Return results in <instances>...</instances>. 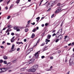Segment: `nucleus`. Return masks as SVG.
<instances>
[{
  "instance_id": "423d86ee",
  "label": "nucleus",
  "mask_w": 74,
  "mask_h": 74,
  "mask_svg": "<svg viewBox=\"0 0 74 74\" xmlns=\"http://www.w3.org/2000/svg\"><path fill=\"white\" fill-rule=\"evenodd\" d=\"M53 5V1H51L48 4V5H50V7H52Z\"/></svg>"
},
{
  "instance_id": "72a5a7b5",
  "label": "nucleus",
  "mask_w": 74,
  "mask_h": 74,
  "mask_svg": "<svg viewBox=\"0 0 74 74\" xmlns=\"http://www.w3.org/2000/svg\"><path fill=\"white\" fill-rule=\"evenodd\" d=\"M59 41V39H57L56 40V42H58Z\"/></svg>"
},
{
  "instance_id": "39448f33",
  "label": "nucleus",
  "mask_w": 74,
  "mask_h": 74,
  "mask_svg": "<svg viewBox=\"0 0 74 74\" xmlns=\"http://www.w3.org/2000/svg\"><path fill=\"white\" fill-rule=\"evenodd\" d=\"M1 70L2 71V73H4V72H5V71L7 70V69L5 68H1Z\"/></svg>"
},
{
  "instance_id": "dca6fc26",
  "label": "nucleus",
  "mask_w": 74,
  "mask_h": 74,
  "mask_svg": "<svg viewBox=\"0 0 74 74\" xmlns=\"http://www.w3.org/2000/svg\"><path fill=\"white\" fill-rule=\"evenodd\" d=\"M21 71H23L24 70H25V68H23L21 69Z\"/></svg>"
},
{
  "instance_id": "7ed1b4c3",
  "label": "nucleus",
  "mask_w": 74,
  "mask_h": 74,
  "mask_svg": "<svg viewBox=\"0 0 74 74\" xmlns=\"http://www.w3.org/2000/svg\"><path fill=\"white\" fill-rule=\"evenodd\" d=\"M36 71V69H34V68H32L31 69H29L28 70V72H35Z\"/></svg>"
},
{
  "instance_id": "4468645a",
  "label": "nucleus",
  "mask_w": 74,
  "mask_h": 74,
  "mask_svg": "<svg viewBox=\"0 0 74 74\" xmlns=\"http://www.w3.org/2000/svg\"><path fill=\"white\" fill-rule=\"evenodd\" d=\"M11 31V29H8L6 31V33H8V32H10Z\"/></svg>"
},
{
  "instance_id": "e2e57ef3",
  "label": "nucleus",
  "mask_w": 74,
  "mask_h": 74,
  "mask_svg": "<svg viewBox=\"0 0 74 74\" xmlns=\"http://www.w3.org/2000/svg\"><path fill=\"white\" fill-rule=\"evenodd\" d=\"M8 71H9V72H11V71H12V70H9Z\"/></svg>"
},
{
  "instance_id": "b1692460",
  "label": "nucleus",
  "mask_w": 74,
  "mask_h": 74,
  "mask_svg": "<svg viewBox=\"0 0 74 74\" xmlns=\"http://www.w3.org/2000/svg\"><path fill=\"white\" fill-rule=\"evenodd\" d=\"M50 41V40H48V39H46V41L45 42H49Z\"/></svg>"
},
{
  "instance_id": "13d9d810",
  "label": "nucleus",
  "mask_w": 74,
  "mask_h": 74,
  "mask_svg": "<svg viewBox=\"0 0 74 74\" xmlns=\"http://www.w3.org/2000/svg\"><path fill=\"white\" fill-rule=\"evenodd\" d=\"M63 21L61 24V26H62V25H63Z\"/></svg>"
},
{
  "instance_id": "052dcab7",
  "label": "nucleus",
  "mask_w": 74,
  "mask_h": 74,
  "mask_svg": "<svg viewBox=\"0 0 74 74\" xmlns=\"http://www.w3.org/2000/svg\"><path fill=\"white\" fill-rule=\"evenodd\" d=\"M42 27H44V24H42Z\"/></svg>"
},
{
  "instance_id": "4c0bfd02",
  "label": "nucleus",
  "mask_w": 74,
  "mask_h": 74,
  "mask_svg": "<svg viewBox=\"0 0 74 74\" xmlns=\"http://www.w3.org/2000/svg\"><path fill=\"white\" fill-rule=\"evenodd\" d=\"M13 5H14L13 4H12L10 7V8H12V7H13Z\"/></svg>"
},
{
  "instance_id": "4d7b16f0",
  "label": "nucleus",
  "mask_w": 74,
  "mask_h": 74,
  "mask_svg": "<svg viewBox=\"0 0 74 74\" xmlns=\"http://www.w3.org/2000/svg\"><path fill=\"white\" fill-rule=\"evenodd\" d=\"M1 48H2V49H3V48H4V47H3V46H1Z\"/></svg>"
},
{
  "instance_id": "de8ad7c7",
  "label": "nucleus",
  "mask_w": 74,
  "mask_h": 74,
  "mask_svg": "<svg viewBox=\"0 0 74 74\" xmlns=\"http://www.w3.org/2000/svg\"><path fill=\"white\" fill-rule=\"evenodd\" d=\"M53 59V57H50V59Z\"/></svg>"
},
{
  "instance_id": "412c9836",
  "label": "nucleus",
  "mask_w": 74,
  "mask_h": 74,
  "mask_svg": "<svg viewBox=\"0 0 74 74\" xmlns=\"http://www.w3.org/2000/svg\"><path fill=\"white\" fill-rule=\"evenodd\" d=\"M16 60H14L12 61V62L13 63H16Z\"/></svg>"
},
{
  "instance_id": "a19ab883",
  "label": "nucleus",
  "mask_w": 74,
  "mask_h": 74,
  "mask_svg": "<svg viewBox=\"0 0 74 74\" xmlns=\"http://www.w3.org/2000/svg\"><path fill=\"white\" fill-rule=\"evenodd\" d=\"M45 58V56H42L41 57L42 59H44Z\"/></svg>"
},
{
  "instance_id": "8fccbe9b",
  "label": "nucleus",
  "mask_w": 74,
  "mask_h": 74,
  "mask_svg": "<svg viewBox=\"0 0 74 74\" xmlns=\"http://www.w3.org/2000/svg\"><path fill=\"white\" fill-rule=\"evenodd\" d=\"M63 38V36H60V39H62Z\"/></svg>"
},
{
  "instance_id": "c9c22d12",
  "label": "nucleus",
  "mask_w": 74,
  "mask_h": 74,
  "mask_svg": "<svg viewBox=\"0 0 74 74\" xmlns=\"http://www.w3.org/2000/svg\"><path fill=\"white\" fill-rule=\"evenodd\" d=\"M42 1H43V0L42 1H41L39 5V6H40V5H41V3H42Z\"/></svg>"
},
{
  "instance_id": "20e7f679",
  "label": "nucleus",
  "mask_w": 74,
  "mask_h": 74,
  "mask_svg": "<svg viewBox=\"0 0 74 74\" xmlns=\"http://www.w3.org/2000/svg\"><path fill=\"white\" fill-rule=\"evenodd\" d=\"M39 52L40 51H39L35 54L34 55L35 58H38V57L39 56V53H39Z\"/></svg>"
},
{
  "instance_id": "0e129e2a",
  "label": "nucleus",
  "mask_w": 74,
  "mask_h": 74,
  "mask_svg": "<svg viewBox=\"0 0 74 74\" xmlns=\"http://www.w3.org/2000/svg\"><path fill=\"white\" fill-rule=\"evenodd\" d=\"M58 53H60V52H61V51H58Z\"/></svg>"
},
{
  "instance_id": "6e6552de",
  "label": "nucleus",
  "mask_w": 74,
  "mask_h": 74,
  "mask_svg": "<svg viewBox=\"0 0 74 74\" xmlns=\"http://www.w3.org/2000/svg\"><path fill=\"white\" fill-rule=\"evenodd\" d=\"M38 65H35L33 66V69H35L36 70V69H37V68H38Z\"/></svg>"
},
{
  "instance_id": "c85d7f7f",
  "label": "nucleus",
  "mask_w": 74,
  "mask_h": 74,
  "mask_svg": "<svg viewBox=\"0 0 74 74\" xmlns=\"http://www.w3.org/2000/svg\"><path fill=\"white\" fill-rule=\"evenodd\" d=\"M10 18H11V16H9L8 17L7 19H10Z\"/></svg>"
},
{
  "instance_id": "c03bdc74",
  "label": "nucleus",
  "mask_w": 74,
  "mask_h": 74,
  "mask_svg": "<svg viewBox=\"0 0 74 74\" xmlns=\"http://www.w3.org/2000/svg\"><path fill=\"white\" fill-rule=\"evenodd\" d=\"M70 65H72V66H74V63L73 62L72 63H71V64Z\"/></svg>"
},
{
  "instance_id": "aec40b11",
  "label": "nucleus",
  "mask_w": 74,
  "mask_h": 74,
  "mask_svg": "<svg viewBox=\"0 0 74 74\" xmlns=\"http://www.w3.org/2000/svg\"><path fill=\"white\" fill-rule=\"evenodd\" d=\"M8 28H11L12 26L11 25H8Z\"/></svg>"
},
{
  "instance_id": "4be33fe9",
  "label": "nucleus",
  "mask_w": 74,
  "mask_h": 74,
  "mask_svg": "<svg viewBox=\"0 0 74 74\" xmlns=\"http://www.w3.org/2000/svg\"><path fill=\"white\" fill-rule=\"evenodd\" d=\"M34 36H35V35L34 34H33L32 35V38H34Z\"/></svg>"
},
{
  "instance_id": "c756f323",
  "label": "nucleus",
  "mask_w": 74,
  "mask_h": 74,
  "mask_svg": "<svg viewBox=\"0 0 74 74\" xmlns=\"http://www.w3.org/2000/svg\"><path fill=\"white\" fill-rule=\"evenodd\" d=\"M51 10V8H49L48 10H47V12H49V11H50V10Z\"/></svg>"
},
{
  "instance_id": "393cba45",
  "label": "nucleus",
  "mask_w": 74,
  "mask_h": 74,
  "mask_svg": "<svg viewBox=\"0 0 74 74\" xmlns=\"http://www.w3.org/2000/svg\"><path fill=\"white\" fill-rule=\"evenodd\" d=\"M33 48H31L29 49V50H30V51L31 52L32 51H33Z\"/></svg>"
},
{
  "instance_id": "a211bd4d",
  "label": "nucleus",
  "mask_w": 74,
  "mask_h": 74,
  "mask_svg": "<svg viewBox=\"0 0 74 74\" xmlns=\"http://www.w3.org/2000/svg\"><path fill=\"white\" fill-rule=\"evenodd\" d=\"M37 30V29L36 28H34L33 29V30L32 31L33 32H35Z\"/></svg>"
},
{
  "instance_id": "6ab92c4d",
  "label": "nucleus",
  "mask_w": 74,
  "mask_h": 74,
  "mask_svg": "<svg viewBox=\"0 0 74 74\" xmlns=\"http://www.w3.org/2000/svg\"><path fill=\"white\" fill-rule=\"evenodd\" d=\"M67 38H68V37L67 36H65V38H64V39H65V40H66Z\"/></svg>"
},
{
  "instance_id": "3c124183",
  "label": "nucleus",
  "mask_w": 74,
  "mask_h": 74,
  "mask_svg": "<svg viewBox=\"0 0 74 74\" xmlns=\"http://www.w3.org/2000/svg\"><path fill=\"white\" fill-rule=\"evenodd\" d=\"M2 73V71H1V68L0 69V73Z\"/></svg>"
},
{
  "instance_id": "9d476101",
  "label": "nucleus",
  "mask_w": 74,
  "mask_h": 74,
  "mask_svg": "<svg viewBox=\"0 0 74 74\" xmlns=\"http://www.w3.org/2000/svg\"><path fill=\"white\" fill-rule=\"evenodd\" d=\"M61 9H62L61 8H59L56 11V12H55V13H56V14L58 13L59 11H60Z\"/></svg>"
},
{
  "instance_id": "58836bf2",
  "label": "nucleus",
  "mask_w": 74,
  "mask_h": 74,
  "mask_svg": "<svg viewBox=\"0 0 74 74\" xmlns=\"http://www.w3.org/2000/svg\"><path fill=\"white\" fill-rule=\"evenodd\" d=\"M36 19H37L38 20H39L40 19V17H38L37 18H36Z\"/></svg>"
},
{
  "instance_id": "0eeeda50",
  "label": "nucleus",
  "mask_w": 74,
  "mask_h": 74,
  "mask_svg": "<svg viewBox=\"0 0 74 74\" xmlns=\"http://www.w3.org/2000/svg\"><path fill=\"white\" fill-rule=\"evenodd\" d=\"M73 60H74V58H72V57H71L70 60V65L72 63H73Z\"/></svg>"
},
{
  "instance_id": "f8f14e48",
  "label": "nucleus",
  "mask_w": 74,
  "mask_h": 74,
  "mask_svg": "<svg viewBox=\"0 0 74 74\" xmlns=\"http://www.w3.org/2000/svg\"><path fill=\"white\" fill-rule=\"evenodd\" d=\"M3 58L5 60H7L8 58V57L6 56H4L3 57Z\"/></svg>"
},
{
  "instance_id": "f704fd0d",
  "label": "nucleus",
  "mask_w": 74,
  "mask_h": 74,
  "mask_svg": "<svg viewBox=\"0 0 74 74\" xmlns=\"http://www.w3.org/2000/svg\"><path fill=\"white\" fill-rule=\"evenodd\" d=\"M3 63H4V64H7V61H4L3 62Z\"/></svg>"
},
{
  "instance_id": "2f4dec72",
  "label": "nucleus",
  "mask_w": 74,
  "mask_h": 74,
  "mask_svg": "<svg viewBox=\"0 0 74 74\" xmlns=\"http://www.w3.org/2000/svg\"><path fill=\"white\" fill-rule=\"evenodd\" d=\"M25 32H28V31L29 30V29H25Z\"/></svg>"
},
{
  "instance_id": "bf43d9fd",
  "label": "nucleus",
  "mask_w": 74,
  "mask_h": 74,
  "mask_svg": "<svg viewBox=\"0 0 74 74\" xmlns=\"http://www.w3.org/2000/svg\"><path fill=\"white\" fill-rule=\"evenodd\" d=\"M6 29H7V28H3V30H4Z\"/></svg>"
},
{
  "instance_id": "1a4fd4ad",
  "label": "nucleus",
  "mask_w": 74,
  "mask_h": 74,
  "mask_svg": "<svg viewBox=\"0 0 74 74\" xmlns=\"http://www.w3.org/2000/svg\"><path fill=\"white\" fill-rule=\"evenodd\" d=\"M14 30H16L17 29H21V27L18 26H16L14 27Z\"/></svg>"
},
{
  "instance_id": "680f3d73",
  "label": "nucleus",
  "mask_w": 74,
  "mask_h": 74,
  "mask_svg": "<svg viewBox=\"0 0 74 74\" xmlns=\"http://www.w3.org/2000/svg\"><path fill=\"white\" fill-rule=\"evenodd\" d=\"M66 74H70V71H69L68 72H67Z\"/></svg>"
},
{
  "instance_id": "79ce46f5",
  "label": "nucleus",
  "mask_w": 74,
  "mask_h": 74,
  "mask_svg": "<svg viewBox=\"0 0 74 74\" xmlns=\"http://www.w3.org/2000/svg\"><path fill=\"white\" fill-rule=\"evenodd\" d=\"M7 45H11V43L8 42V43H7Z\"/></svg>"
},
{
  "instance_id": "774afa93",
  "label": "nucleus",
  "mask_w": 74,
  "mask_h": 74,
  "mask_svg": "<svg viewBox=\"0 0 74 74\" xmlns=\"http://www.w3.org/2000/svg\"><path fill=\"white\" fill-rule=\"evenodd\" d=\"M52 67H53L52 66H51L50 67V69H52Z\"/></svg>"
},
{
  "instance_id": "864d4df0",
  "label": "nucleus",
  "mask_w": 74,
  "mask_h": 74,
  "mask_svg": "<svg viewBox=\"0 0 74 74\" xmlns=\"http://www.w3.org/2000/svg\"><path fill=\"white\" fill-rule=\"evenodd\" d=\"M48 25V23H46L45 24V26H47Z\"/></svg>"
},
{
  "instance_id": "2eb2a0df",
  "label": "nucleus",
  "mask_w": 74,
  "mask_h": 74,
  "mask_svg": "<svg viewBox=\"0 0 74 74\" xmlns=\"http://www.w3.org/2000/svg\"><path fill=\"white\" fill-rule=\"evenodd\" d=\"M10 41L11 42H14V41H15V39H11L10 40Z\"/></svg>"
},
{
  "instance_id": "7c9ffc66",
  "label": "nucleus",
  "mask_w": 74,
  "mask_h": 74,
  "mask_svg": "<svg viewBox=\"0 0 74 74\" xmlns=\"http://www.w3.org/2000/svg\"><path fill=\"white\" fill-rule=\"evenodd\" d=\"M72 58L73 59H73H74V54H73L72 56Z\"/></svg>"
},
{
  "instance_id": "a18cd8bd",
  "label": "nucleus",
  "mask_w": 74,
  "mask_h": 74,
  "mask_svg": "<svg viewBox=\"0 0 74 74\" xmlns=\"http://www.w3.org/2000/svg\"><path fill=\"white\" fill-rule=\"evenodd\" d=\"M11 35H12V36H14V33H12L11 34Z\"/></svg>"
},
{
  "instance_id": "cd10ccee",
  "label": "nucleus",
  "mask_w": 74,
  "mask_h": 74,
  "mask_svg": "<svg viewBox=\"0 0 74 74\" xmlns=\"http://www.w3.org/2000/svg\"><path fill=\"white\" fill-rule=\"evenodd\" d=\"M74 45V42H73L71 44V46L73 47Z\"/></svg>"
},
{
  "instance_id": "bb28decb",
  "label": "nucleus",
  "mask_w": 74,
  "mask_h": 74,
  "mask_svg": "<svg viewBox=\"0 0 74 74\" xmlns=\"http://www.w3.org/2000/svg\"><path fill=\"white\" fill-rule=\"evenodd\" d=\"M39 42H40V39H38L37 43H36V45H37V44H38Z\"/></svg>"
},
{
  "instance_id": "f257e3e1",
  "label": "nucleus",
  "mask_w": 74,
  "mask_h": 74,
  "mask_svg": "<svg viewBox=\"0 0 74 74\" xmlns=\"http://www.w3.org/2000/svg\"><path fill=\"white\" fill-rule=\"evenodd\" d=\"M62 33V29H60L59 30L57 33L56 34V37H59V35H61Z\"/></svg>"
},
{
  "instance_id": "e433bc0d",
  "label": "nucleus",
  "mask_w": 74,
  "mask_h": 74,
  "mask_svg": "<svg viewBox=\"0 0 74 74\" xmlns=\"http://www.w3.org/2000/svg\"><path fill=\"white\" fill-rule=\"evenodd\" d=\"M56 35V34L54 33V34H53L52 35V36H53V37L54 36H55Z\"/></svg>"
},
{
  "instance_id": "f03ea898",
  "label": "nucleus",
  "mask_w": 74,
  "mask_h": 74,
  "mask_svg": "<svg viewBox=\"0 0 74 74\" xmlns=\"http://www.w3.org/2000/svg\"><path fill=\"white\" fill-rule=\"evenodd\" d=\"M14 47H15V45L13 44L12 45L10 50L9 51L10 52H11L14 51L15 50V48H14Z\"/></svg>"
},
{
  "instance_id": "5fc2aeb1",
  "label": "nucleus",
  "mask_w": 74,
  "mask_h": 74,
  "mask_svg": "<svg viewBox=\"0 0 74 74\" xmlns=\"http://www.w3.org/2000/svg\"><path fill=\"white\" fill-rule=\"evenodd\" d=\"M24 42H26V41H27L26 39H24Z\"/></svg>"
},
{
  "instance_id": "338daca9",
  "label": "nucleus",
  "mask_w": 74,
  "mask_h": 74,
  "mask_svg": "<svg viewBox=\"0 0 74 74\" xmlns=\"http://www.w3.org/2000/svg\"><path fill=\"white\" fill-rule=\"evenodd\" d=\"M10 0L9 1H8L7 2V4H8V3H9V2H10Z\"/></svg>"
},
{
  "instance_id": "a878e982",
  "label": "nucleus",
  "mask_w": 74,
  "mask_h": 74,
  "mask_svg": "<svg viewBox=\"0 0 74 74\" xmlns=\"http://www.w3.org/2000/svg\"><path fill=\"white\" fill-rule=\"evenodd\" d=\"M16 31H17V32H20V31H21V29H16Z\"/></svg>"
},
{
  "instance_id": "69168bd1",
  "label": "nucleus",
  "mask_w": 74,
  "mask_h": 74,
  "mask_svg": "<svg viewBox=\"0 0 74 74\" xmlns=\"http://www.w3.org/2000/svg\"><path fill=\"white\" fill-rule=\"evenodd\" d=\"M5 43V42L4 41H3L2 42V44H4Z\"/></svg>"
},
{
  "instance_id": "37998d69",
  "label": "nucleus",
  "mask_w": 74,
  "mask_h": 74,
  "mask_svg": "<svg viewBox=\"0 0 74 74\" xmlns=\"http://www.w3.org/2000/svg\"><path fill=\"white\" fill-rule=\"evenodd\" d=\"M19 50H20V48H18L17 49V51H19Z\"/></svg>"
},
{
  "instance_id": "9b49d317",
  "label": "nucleus",
  "mask_w": 74,
  "mask_h": 74,
  "mask_svg": "<svg viewBox=\"0 0 74 74\" xmlns=\"http://www.w3.org/2000/svg\"><path fill=\"white\" fill-rule=\"evenodd\" d=\"M34 61V59H31L30 61H29V63H32Z\"/></svg>"
},
{
  "instance_id": "6e6d98bb",
  "label": "nucleus",
  "mask_w": 74,
  "mask_h": 74,
  "mask_svg": "<svg viewBox=\"0 0 74 74\" xmlns=\"http://www.w3.org/2000/svg\"><path fill=\"white\" fill-rule=\"evenodd\" d=\"M5 8L6 10H8V7H5Z\"/></svg>"
},
{
  "instance_id": "09e8293b",
  "label": "nucleus",
  "mask_w": 74,
  "mask_h": 74,
  "mask_svg": "<svg viewBox=\"0 0 74 74\" xmlns=\"http://www.w3.org/2000/svg\"><path fill=\"white\" fill-rule=\"evenodd\" d=\"M28 24H29V23H30V21L29 20L28 21Z\"/></svg>"
},
{
  "instance_id": "ea45409f",
  "label": "nucleus",
  "mask_w": 74,
  "mask_h": 74,
  "mask_svg": "<svg viewBox=\"0 0 74 74\" xmlns=\"http://www.w3.org/2000/svg\"><path fill=\"white\" fill-rule=\"evenodd\" d=\"M3 62V60H0V63H2V62Z\"/></svg>"
},
{
  "instance_id": "ddd939ff",
  "label": "nucleus",
  "mask_w": 74,
  "mask_h": 74,
  "mask_svg": "<svg viewBox=\"0 0 74 74\" xmlns=\"http://www.w3.org/2000/svg\"><path fill=\"white\" fill-rule=\"evenodd\" d=\"M51 37V35H48L47 36V38L48 39H50Z\"/></svg>"
},
{
  "instance_id": "473e14b6",
  "label": "nucleus",
  "mask_w": 74,
  "mask_h": 74,
  "mask_svg": "<svg viewBox=\"0 0 74 74\" xmlns=\"http://www.w3.org/2000/svg\"><path fill=\"white\" fill-rule=\"evenodd\" d=\"M19 1H20V0H18L17 1H16L17 4H18V3H19Z\"/></svg>"
},
{
  "instance_id": "603ef678",
  "label": "nucleus",
  "mask_w": 74,
  "mask_h": 74,
  "mask_svg": "<svg viewBox=\"0 0 74 74\" xmlns=\"http://www.w3.org/2000/svg\"><path fill=\"white\" fill-rule=\"evenodd\" d=\"M57 5L58 6H59V5H60V3H58V4Z\"/></svg>"
},
{
  "instance_id": "49530a36",
  "label": "nucleus",
  "mask_w": 74,
  "mask_h": 74,
  "mask_svg": "<svg viewBox=\"0 0 74 74\" xmlns=\"http://www.w3.org/2000/svg\"><path fill=\"white\" fill-rule=\"evenodd\" d=\"M55 31H56L55 30H53L52 31V33H55Z\"/></svg>"
},
{
  "instance_id": "5701e85b",
  "label": "nucleus",
  "mask_w": 74,
  "mask_h": 74,
  "mask_svg": "<svg viewBox=\"0 0 74 74\" xmlns=\"http://www.w3.org/2000/svg\"><path fill=\"white\" fill-rule=\"evenodd\" d=\"M45 45V43H43L42 44H41L40 46L42 47V46H44Z\"/></svg>"
},
{
  "instance_id": "f3484780",
  "label": "nucleus",
  "mask_w": 74,
  "mask_h": 74,
  "mask_svg": "<svg viewBox=\"0 0 74 74\" xmlns=\"http://www.w3.org/2000/svg\"><path fill=\"white\" fill-rule=\"evenodd\" d=\"M31 51H30V50H28L27 52H26V53H28V54H29V53H30V52H31Z\"/></svg>"
}]
</instances>
